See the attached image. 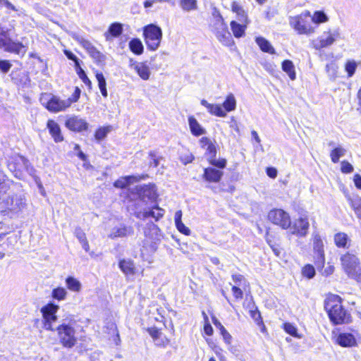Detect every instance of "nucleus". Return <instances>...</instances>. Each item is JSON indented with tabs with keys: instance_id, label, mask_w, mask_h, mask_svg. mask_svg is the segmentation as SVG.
Here are the masks:
<instances>
[{
	"instance_id": "1",
	"label": "nucleus",
	"mask_w": 361,
	"mask_h": 361,
	"mask_svg": "<svg viewBox=\"0 0 361 361\" xmlns=\"http://www.w3.org/2000/svg\"><path fill=\"white\" fill-rule=\"evenodd\" d=\"M8 189V183H0V212L12 218L25 208L26 203L23 195L7 192Z\"/></svg>"
},
{
	"instance_id": "2",
	"label": "nucleus",
	"mask_w": 361,
	"mask_h": 361,
	"mask_svg": "<svg viewBox=\"0 0 361 361\" xmlns=\"http://www.w3.org/2000/svg\"><path fill=\"white\" fill-rule=\"evenodd\" d=\"M324 308L330 320L335 324L348 323L350 320V314L343 308L341 298L338 295L328 296L325 300Z\"/></svg>"
},
{
	"instance_id": "3",
	"label": "nucleus",
	"mask_w": 361,
	"mask_h": 361,
	"mask_svg": "<svg viewBox=\"0 0 361 361\" xmlns=\"http://www.w3.org/2000/svg\"><path fill=\"white\" fill-rule=\"evenodd\" d=\"M75 324L76 322L71 316L70 318L63 319L61 324L56 329L60 343L65 348H71L73 347L77 342L74 327Z\"/></svg>"
},
{
	"instance_id": "4",
	"label": "nucleus",
	"mask_w": 361,
	"mask_h": 361,
	"mask_svg": "<svg viewBox=\"0 0 361 361\" xmlns=\"http://www.w3.org/2000/svg\"><path fill=\"white\" fill-rule=\"evenodd\" d=\"M340 260L347 276L357 282H361V263L357 257L347 252L341 256Z\"/></svg>"
},
{
	"instance_id": "5",
	"label": "nucleus",
	"mask_w": 361,
	"mask_h": 361,
	"mask_svg": "<svg viewBox=\"0 0 361 361\" xmlns=\"http://www.w3.org/2000/svg\"><path fill=\"white\" fill-rule=\"evenodd\" d=\"M27 42H14L11 39L10 30L0 27V48L5 51L24 55L27 50Z\"/></svg>"
},
{
	"instance_id": "6",
	"label": "nucleus",
	"mask_w": 361,
	"mask_h": 361,
	"mask_svg": "<svg viewBox=\"0 0 361 361\" xmlns=\"http://www.w3.org/2000/svg\"><path fill=\"white\" fill-rule=\"evenodd\" d=\"M40 101L48 111L54 113L65 111L70 107L69 101L50 94H42Z\"/></svg>"
},
{
	"instance_id": "7",
	"label": "nucleus",
	"mask_w": 361,
	"mask_h": 361,
	"mask_svg": "<svg viewBox=\"0 0 361 361\" xmlns=\"http://www.w3.org/2000/svg\"><path fill=\"white\" fill-rule=\"evenodd\" d=\"M144 36L147 48L155 51L159 47L162 38V32L155 24H149L144 29Z\"/></svg>"
},
{
	"instance_id": "8",
	"label": "nucleus",
	"mask_w": 361,
	"mask_h": 361,
	"mask_svg": "<svg viewBox=\"0 0 361 361\" xmlns=\"http://www.w3.org/2000/svg\"><path fill=\"white\" fill-rule=\"evenodd\" d=\"M59 309V305L54 303H48L41 308L43 317V324L45 329L54 331L53 324L57 321L56 313Z\"/></svg>"
},
{
	"instance_id": "9",
	"label": "nucleus",
	"mask_w": 361,
	"mask_h": 361,
	"mask_svg": "<svg viewBox=\"0 0 361 361\" xmlns=\"http://www.w3.org/2000/svg\"><path fill=\"white\" fill-rule=\"evenodd\" d=\"M268 219L274 224L283 229L290 227V216L288 212L281 209H271L268 214Z\"/></svg>"
},
{
	"instance_id": "10",
	"label": "nucleus",
	"mask_w": 361,
	"mask_h": 361,
	"mask_svg": "<svg viewBox=\"0 0 361 361\" xmlns=\"http://www.w3.org/2000/svg\"><path fill=\"white\" fill-rule=\"evenodd\" d=\"M310 222L309 218L305 214L300 215L295 219L293 223L290 222V227L288 228L290 233L297 237H305L309 231Z\"/></svg>"
},
{
	"instance_id": "11",
	"label": "nucleus",
	"mask_w": 361,
	"mask_h": 361,
	"mask_svg": "<svg viewBox=\"0 0 361 361\" xmlns=\"http://www.w3.org/2000/svg\"><path fill=\"white\" fill-rule=\"evenodd\" d=\"M329 20L327 15L323 11H317L311 15L309 11H304L295 17V23H326Z\"/></svg>"
},
{
	"instance_id": "12",
	"label": "nucleus",
	"mask_w": 361,
	"mask_h": 361,
	"mask_svg": "<svg viewBox=\"0 0 361 361\" xmlns=\"http://www.w3.org/2000/svg\"><path fill=\"white\" fill-rule=\"evenodd\" d=\"M9 169L20 178L24 171H29L30 163L27 159L20 155H15L8 161Z\"/></svg>"
},
{
	"instance_id": "13",
	"label": "nucleus",
	"mask_w": 361,
	"mask_h": 361,
	"mask_svg": "<svg viewBox=\"0 0 361 361\" xmlns=\"http://www.w3.org/2000/svg\"><path fill=\"white\" fill-rule=\"evenodd\" d=\"M214 33L218 40L224 46L231 47L234 44L231 34L226 24H216Z\"/></svg>"
},
{
	"instance_id": "14",
	"label": "nucleus",
	"mask_w": 361,
	"mask_h": 361,
	"mask_svg": "<svg viewBox=\"0 0 361 361\" xmlns=\"http://www.w3.org/2000/svg\"><path fill=\"white\" fill-rule=\"evenodd\" d=\"M67 128L72 131L81 132L87 129L89 124L86 121L77 116H72L66 121L65 123Z\"/></svg>"
},
{
	"instance_id": "15",
	"label": "nucleus",
	"mask_w": 361,
	"mask_h": 361,
	"mask_svg": "<svg viewBox=\"0 0 361 361\" xmlns=\"http://www.w3.org/2000/svg\"><path fill=\"white\" fill-rule=\"evenodd\" d=\"M139 197L143 202H154L157 198V194L154 185H144L138 190Z\"/></svg>"
},
{
	"instance_id": "16",
	"label": "nucleus",
	"mask_w": 361,
	"mask_h": 361,
	"mask_svg": "<svg viewBox=\"0 0 361 361\" xmlns=\"http://www.w3.org/2000/svg\"><path fill=\"white\" fill-rule=\"evenodd\" d=\"M336 343L342 347L350 348L356 345L355 336L348 332L338 334L336 337Z\"/></svg>"
},
{
	"instance_id": "17",
	"label": "nucleus",
	"mask_w": 361,
	"mask_h": 361,
	"mask_svg": "<svg viewBox=\"0 0 361 361\" xmlns=\"http://www.w3.org/2000/svg\"><path fill=\"white\" fill-rule=\"evenodd\" d=\"M130 68L134 69L137 75L144 80H147L151 75V71L147 62L132 61Z\"/></svg>"
},
{
	"instance_id": "18",
	"label": "nucleus",
	"mask_w": 361,
	"mask_h": 361,
	"mask_svg": "<svg viewBox=\"0 0 361 361\" xmlns=\"http://www.w3.org/2000/svg\"><path fill=\"white\" fill-rule=\"evenodd\" d=\"M340 34L338 32L329 33L326 38L321 37L313 42V47L316 49H321L324 47L331 45L338 37Z\"/></svg>"
},
{
	"instance_id": "19",
	"label": "nucleus",
	"mask_w": 361,
	"mask_h": 361,
	"mask_svg": "<svg viewBox=\"0 0 361 361\" xmlns=\"http://www.w3.org/2000/svg\"><path fill=\"white\" fill-rule=\"evenodd\" d=\"M313 248L315 252L317 253V260L322 265H324L325 262L324 244L323 241L319 234H314L313 236Z\"/></svg>"
},
{
	"instance_id": "20",
	"label": "nucleus",
	"mask_w": 361,
	"mask_h": 361,
	"mask_svg": "<svg viewBox=\"0 0 361 361\" xmlns=\"http://www.w3.org/2000/svg\"><path fill=\"white\" fill-rule=\"evenodd\" d=\"M165 211L157 205L152 207V210L145 211L143 212H138L136 214V216L139 219H147L149 217L154 218L156 221H158L164 215Z\"/></svg>"
},
{
	"instance_id": "21",
	"label": "nucleus",
	"mask_w": 361,
	"mask_h": 361,
	"mask_svg": "<svg viewBox=\"0 0 361 361\" xmlns=\"http://www.w3.org/2000/svg\"><path fill=\"white\" fill-rule=\"evenodd\" d=\"M49 133L56 142L63 141V137L61 134L59 125L54 120H49L47 124Z\"/></svg>"
},
{
	"instance_id": "22",
	"label": "nucleus",
	"mask_w": 361,
	"mask_h": 361,
	"mask_svg": "<svg viewBox=\"0 0 361 361\" xmlns=\"http://www.w3.org/2000/svg\"><path fill=\"white\" fill-rule=\"evenodd\" d=\"M118 267L126 276H133L137 271L134 262L130 259L120 260Z\"/></svg>"
},
{
	"instance_id": "23",
	"label": "nucleus",
	"mask_w": 361,
	"mask_h": 361,
	"mask_svg": "<svg viewBox=\"0 0 361 361\" xmlns=\"http://www.w3.org/2000/svg\"><path fill=\"white\" fill-rule=\"evenodd\" d=\"M223 171L209 167L204 169L203 177L208 182L218 183L221 180Z\"/></svg>"
},
{
	"instance_id": "24",
	"label": "nucleus",
	"mask_w": 361,
	"mask_h": 361,
	"mask_svg": "<svg viewBox=\"0 0 361 361\" xmlns=\"http://www.w3.org/2000/svg\"><path fill=\"white\" fill-rule=\"evenodd\" d=\"M188 125L191 133L196 137L206 134V130L200 125L192 116L188 117Z\"/></svg>"
},
{
	"instance_id": "25",
	"label": "nucleus",
	"mask_w": 361,
	"mask_h": 361,
	"mask_svg": "<svg viewBox=\"0 0 361 361\" xmlns=\"http://www.w3.org/2000/svg\"><path fill=\"white\" fill-rule=\"evenodd\" d=\"M201 104L206 107L207 111L212 115L219 117L226 116V112L219 104H210L205 99L201 100Z\"/></svg>"
},
{
	"instance_id": "26",
	"label": "nucleus",
	"mask_w": 361,
	"mask_h": 361,
	"mask_svg": "<svg viewBox=\"0 0 361 361\" xmlns=\"http://www.w3.org/2000/svg\"><path fill=\"white\" fill-rule=\"evenodd\" d=\"M347 200L357 216L361 219V197L359 196H346Z\"/></svg>"
},
{
	"instance_id": "27",
	"label": "nucleus",
	"mask_w": 361,
	"mask_h": 361,
	"mask_svg": "<svg viewBox=\"0 0 361 361\" xmlns=\"http://www.w3.org/2000/svg\"><path fill=\"white\" fill-rule=\"evenodd\" d=\"M255 42L263 52L269 53L270 54H275L274 48L265 38L262 37H257L255 38Z\"/></svg>"
},
{
	"instance_id": "28",
	"label": "nucleus",
	"mask_w": 361,
	"mask_h": 361,
	"mask_svg": "<svg viewBox=\"0 0 361 361\" xmlns=\"http://www.w3.org/2000/svg\"><path fill=\"white\" fill-rule=\"evenodd\" d=\"M132 233L130 228L126 226H121L116 227L112 229L111 233L109 234V237L111 238L125 237Z\"/></svg>"
},
{
	"instance_id": "29",
	"label": "nucleus",
	"mask_w": 361,
	"mask_h": 361,
	"mask_svg": "<svg viewBox=\"0 0 361 361\" xmlns=\"http://www.w3.org/2000/svg\"><path fill=\"white\" fill-rule=\"evenodd\" d=\"M181 217H182V212L180 210L177 211L175 213V216H174V221H175L176 228L180 233L188 235L190 233V230L188 227H186L184 225V224L182 222Z\"/></svg>"
},
{
	"instance_id": "30",
	"label": "nucleus",
	"mask_w": 361,
	"mask_h": 361,
	"mask_svg": "<svg viewBox=\"0 0 361 361\" xmlns=\"http://www.w3.org/2000/svg\"><path fill=\"white\" fill-rule=\"evenodd\" d=\"M231 10L233 13H235L239 21L247 22V14L243 6H241L237 1H233L231 4Z\"/></svg>"
},
{
	"instance_id": "31",
	"label": "nucleus",
	"mask_w": 361,
	"mask_h": 361,
	"mask_svg": "<svg viewBox=\"0 0 361 361\" xmlns=\"http://www.w3.org/2000/svg\"><path fill=\"white\" fill-rule=\"evenodd\" d=\"M346 152V149H345L343 146L338 145L336 147L330 152L331 161L333 163H338L340 158L345 156Z\"/></svg>"
},
{
	"instance_id": "32",
	"label": "nucleus",
	"mask_w": 361,
	"mask_h": 361,
	"mask_svg": "<svg viewBox=\"0 0 361 361\" xmlns=\"http://www.w3.org/2000/svg\"><path fill=\"white\" fill-rule=\"evenodd\" d=\"M281 67L282 70L286 73L290 80H294L296 78L295 66L291 61H283Z\"/></svg>"
},
{
	"instance_id": "33",
	"label": "nucleus",
	"mask_w": 361,
	"mask_h": 361,
	"mask_svg": "<svg viewBox=\"0 0 361 361\" xmlns=\"http://www.w3.org/2000/svg\"><path fill=\"white\" fill-rule=\"evenodd\" d=\"M138 180L139 179L136 176H128L118 179L115 181L114 185L116 188H124L128 186L131 183L137 182Z\"/></svg>"
},
{
	"instance_id": "34",
	"label": "nucleus",
	"mask_w": 361,
	"mask_h": 361,
	"mask_svg": "<svg viewBox=\"0 0 361 361\" xmlns=\"http://www.w3.org/2000/svg\"><path fill=\"white\" fill-rule=\"evenodd\" d=\"M67 288L73 292H80L82 288L81 283L73 276H68L66 279Z\"/></svg>"
},
{
	"instance_id": "35",
	"label": "nucleus",
	"mask_w": 361,
	"mask_h": 361,
	"mask_svg": "<svg viewBox=\"0 0 361 361\" xmlns=\"http://www.w3.org/2000/svg\"><path fill=\"white\" fill-rule=\"evenodd\" d=\"M212 321L214 324L216 328H218L221 332V334L222 335L224 341L227 344H230L231 342L232 337L231 334L226 331V329L224 328V326L221 324L219 321H218L215 317L212 318Z\"/></svg>"
},
{
	"instance_id": "36",
	"label": "nucleus",
	"mask_w": 361,
	"mask_h": 361,
	"mask_svg": "<svg viewBox=\"0 0 361 361\" xmlns=\"http://www.w3.org/2000/svg\"><path fill=\"white\" fill-rule=\"evenodd\" d=\"M294 30L298 34L310 35L314 32L315 27H312L311 24H293Z\"/></svg>"
},
{
	"instance_id": "37",
	"label": "nucleus",
	"mask_w": 361,
	"mask_h": 361,
	"mask_svg": "<svg viewBox=\"0 0 361 361\" xmlns=\"http://www.w3.org/2000/svg\"><path fill=\"white\" fill-rule=\"evenodd\" d=\"M224 110L226 111H234L236 108V100L233 94H229L223 103Z\"/></svg>"
},
{
	"instance_id": "38",
	"label": "nucleus",
	"mask_w": 361,
	"mask_h": 361,
	"mask_svg": "<svg viewBox=\"0 0 361 361\" xmlns=\"http://www.w3.org/2000/svg\"><path fill=\"white\" fill-rule=\"evenodd\" d=\"M129 47L131 51L137 55H140L143 52V45L139 39H133L129 42Z\"/></svg>"
},
{
	"instance_id": "39",
	"label": "nucleus",
	"mask_w": 361,
	"mask_h": 361,
	"mask_svg": "<svg viewBox=\"0 0 361 361\" xmlns=\"http://www.w3.org/2000/svg\"><path fill=\"white\" fill-rule=\"evenodd\" d=\"M349 238L345 233H336L334 236V242L336 246L339 247H345L348 246Z\"/></svg>"
},
{
	"instance_id": "40",
	"label": "nucleus",
	"mask_w": 361,
	"mask_h": 361,
	"mask_svg": "<svg viewBox=\"0 0 361 361\" xmlns=\"http://www.w3.org/2000/svg\"><path fill=\"white\" fill-rule=\"evenodd\" d=\"M122 24H111L108 32H105L106 39H109V37H118L122 32Z\"/></svg>"
},
{
	"instance_id": "41",
	"label": "nucleus",
	"mask_w": 361,
	"mask_h": 361,
	"mask_svg": "<svg viewBox=\"0 0 361 361\" xmlns=\"http://www.w3.org/2000/svg\"><path fill=\"white\" fill-rule=\"evenodd\" d=\"M68 292L64 288L58 287L52 290L51 297L57 300H64L66 298Z\"/></svg>"
},
{
	"instance_id": "42",
	"label": "nucleus",
	"mask_w": 361,
	"mask_h": 361,
	"mask_svg": "<svg viewBox=\"0 0 361 361\" xmlns=\"http://www.w3.org/2000/svg\"><path fill=\"white\" fill-rule=\"evenodd\" d=\"M96 78L98 82V86L101 91L102 94L106 97L108 95L107 90L106 87V80L104 78V75L102 73H96Z\"/></svg>"
},
{
	"instance_id": "43",
	"label": "nucleus",
	"mask_w": 361,
	"mask_h": 361,
	"mask_svg": "<svg viewBox=\"0 0 361 361\" xmlns=\"http://www.w3.org/2000/svg\"><path fill=\"white\" fill-rule=\"evenodd\" d=\"M180 6L185 11L197 8V0H180Z\"/></svg>"
},
{
	"instance_id": "44",
	"label": "nucleus",
	"mask_w": 361,
	"mask_h": 361,
	"mask_svg": "<svg viewBox=\"0 0 361 361\" xmlns=\"http://www.w3.org/2000/svg\"><path fill=\"white\" fill-rule=\"evenodd\" d=\"M231 25L233 35L235 37H241L243 36L246 29L245 24H231Z\"/></svg>"
},
{
	"instance_id": "45",
	"label": "nucleus",
	"mask_w": 361,
	"mask_h": 361,
	"mask_svg": "<svg viewBox=\"0 0 361 361\" xmlns=\"http://www.w3.org/2000/svg\"><path fill=\"white\" fill-rule=\"evenodd\" d=\"M73 38L87 51H89L92 47L93 44L88 40L85 39L83 37L75 34Z\"/></svg>"
},
{
	"instance_id": "46",
	"label": "nucleus",
	"mask_w": 361,
	"mask_h": 361,
	"mask_svg": "<svg viewBox=\"0 0 361 361\" xmlns=\"http://www.w3.org/2000/svg\"><path fill=\"white\" fill-rule=\"evenodd\" d=\"M326 71L331 80L337 77L338 66L335 63H330L326 66Z\"/></svg>"
},
{
	"instance_id": "47",
	"label": "nucleus",
	"mask_w": 361,
	"mask_h": 361,
	"mask_svg": "<svg viewBox=\"0 0 361 361\" xmlns=\"http://www.w3.org/2000/svg\"><path fill=\"white\" fill-rule=\"evenodd\" d=\"M111 130V126H110L99 128L95 132V139L97 140H103Z\"/></svg>"
},
{
	"instance_id": "48",
	"label": "nucleus",
	"mask_w": 361,
	"mask_h": 361,
	"mask_svg": "<svg viewBox=\"0 0 361 361\" xmlns=\"http://www.w3.org/2000/svg\"><path fill=\"white\" fill-rule=\"evenodd\" d=\"M232 280L234 282L235 285L237 286H241L243 288H245L247 283V281L245 279V277L239 274H233L232 275Z\"/></svg>"
},
{
	"instance_id": "49",
	"label": "nucleus",
	"mask_w": 361,
	"mask_h": 361,
	"mask_svg": "<svg viewBox=\"0 0 361 361\" xmlns=\"http://www.w3.org/2000/svg\"><path fill=\"white\" fill-rule=\"evenodd\" d=\"M283 329H284L286 333L289 334L290 335H291L293 336H295V337H297V338H300L298 335L297 328L294 325H293L292 324H290V323H285L283 324Z\"/></svg>"
},
{
	"instance_id": "50",
	"label": "nucleus",
	"mask_w": 361,
	"mask_h": 361,
	"mask_svg": "<svg viewBox=\"0 0 361 361\" xmlns=\"http://www.w3.org/2000/svg\"><path fill=\"white\" fill-rule=\"evenodd\" d=\"M77 73L81 80L89 87L91 88L92 82L90 80L87 76L85 72L82 70V68L79 67L77 69Z\"/></svg>"
},
{
	"instance_id": "51",
	"label": "nucleus",
	"mask_w": 361,
	"mask_h": 361,
	"mask_svg": "<svg viewBox=\"0 0 361 361\" xmlns=\"http://www.w3.org/2000/svg\"><path fill=\"white\" fill-rule=\"evenodd\" d=\"M315 274V269L310 264L305 265L302 269V275L308 279H312Z\"/></svg>"
},
{
	"instance_id": "52",
	"label": "nucleus",
	"mask_w": 361,
	"mask_h": 361,
	"mask_svg": "<svg viewBox=\"0 0 361 361\" xmlns=\"http://www.w3.org/2000/svg\"><path fill=\"white\" fill-rule=\"evenodd\" d=\"M354 170L353 166L347 161H343L341 163V171L343 173H352Z\"/></svg>"
},
{
	"instance_id": "53",
	"label": "nucleus",
	"mask_w": 361,
	"mask_h": 361,
	"mask_svg": "<svg viewBox=\"0 0 361 361\" xmlns=\"http://www.w3.org/2000/svg\"><path fill=\"white\" fill-rule=\"evenodd\" d=\"M90 361H112L110 359H106L103 353L100 352H94L90 357Z\"/></svg>"
},
{
	"instance_id": "54",
	"label": "nucleus",
	"mask_w": 361,
	"mask_h": 361,
	"mask_svg": "<svg viewBox=\"0 0 361 361\" xmlns=\"http://www.w3.org/2000/svg\"><path fill=\"white\" fill-rule=\"evenodd\" d=\"M206 154L208 156L209 161L213 159L216 156V149L214 144L212 142L208 145L206 148Z\"/></svg>"
},
{
	"instance_id": "55",
	"label": "nucleus",
	"mask_w": 361,
	"mask_h": 361,
	"mask_svg": "<svg viewBox=\"0 0 361 361\" xmlns=\"http://www.w3.org/2000/svg\"><path fill=\"white\" fill-rule=\"evenodd\" d=\"M149 157L150 158L149 166L154 167L158 166L159 158L157 157L156 152L154 151L149 152Z\"/></svg>"
},
{
	"instance_id": "56",
	"label": "nucleus",
	"mask_w": 361,
	"mask_h": 361,
	"mask_svg": "<svg viewBox=\"0 0 361 361\" xmlns=\"http://www.w3.org/2000/svg\"><path fill=\"white\" fill-rule=\"evenodd\" d=\"M233 295L236 300H240L243 297V290L237 286H233L231 288Z\"/></svg>"
},
{
	"instance_id": "57",
	"label": "nucleus",
	"mask_w": 361,
	"mask_h": 361,
	"mask_svg": "<svg viewBox=\"0 0 361 361\" xmlns=\"http://www.w3.org/2000/svg\"><path fill=\"white\" fill-rule=\"evenodd\" d=\"M80 90L78 87H76L72 96L71 97L66 99L67 101L70 102V106H71V104L73 103L78 102V100L80 98Z\"/></svg>"
},
{
	"instance_id": "58",
	"label": "nucleus",
	"mask_w": 361,
	"mask_h": 361,
	"mask_svg": "<svg viewBox=\"0 0 361 361\" xmlns=\"http://www.w3.org/2000/svg\"><path fill=\"white\" fill-rule=\"evenodd\" d=\"M356 63L354 61H348L345 65V71L348 72V76L351 77L356 69Z\"/></svg>"
},
{
	"instance_id": "59",
	"label": "nucleus",
	"mask_w": 361,
	"mask_h": 361,
	"mask_svg": "<svg viewBox=\"0 0 361 361\" xmlns=\"http://www.w3.org/2000/svg\"><path fill=\"white\" fill-rule=\"evenodd\" d=\"M202 314L204 315V320L206 322V324H204V331L207 335L211 336L213 334L212 326H211L210 324L208 323V317L206 315L204 312H202Z\"/></svg>"
},
{
	"instance_id": "60",
	"label": "nucleus",
	"mask_w": 361,
	"mask_h": 361,
	"mask_svg": "<svg viewBox=\"0 0 361 361\" xmlns=\"http://www.w3.org/2000/svg\"><path fill=\"white\" fill-rule=\"evenodd\" d=\"M90 56L97 63L103 62L105 59V56L97 49Z\"/></svg>"
},
{
	"instance_id": "61",
	"label": "nucleus",
	"mask_w": 361,
	"mask_h": 361,
	"mask_svg": "<svg viewBox=\"0 0 361 361\" xmlns=\"http://www.w3.org/2000/svg\"><path fill=\"white\" fill-rule=\"evenodd\" d=\"M90 56L97 63L103 62L105 59V56L97 49Z\"/></svg>"
},
{
	"instance_id": "62",
	"label": "nucleus",
	"mask_w": 361,
	"mask_h": 361,
	"mask_svg": "<svg viewBox=\"0 0 361 361\" xmlns=\"http://www.w3.org/2000/svg\"><path fill=\"white\" fill-rule=\"evenodd\" d=\"M11 67V63L7 60H0V70L6 73H8Z\"/></svg>"
},
{
	"instance_id": "63",
	"label": "nucleus",
	"mask_w": 361,
	"mask_h": 361,
	"mask_svg": "<svg viewBox=\"0 0 361 361\" xmlns=\"http://www.w3.org/2000/svg\"><path fill=\"white\" fill-rule=\"evenodd\" d=\"M209 162L216 166V167H219V168H221V169H224L225 166H226V160L224 159H219V160H215L214 158L213 159H211L209 160Z\"/></svg>"
},
{
	"instance_id": "64",
	"label": "nucleus",
	"mask_w": 361,
	"mask_h": 361,
	"mask_svg": "<svg viewBox=\"0 0 361 361\" xmlns=\"http://www.w3.org/2000/svg\"><path fill=\"white\" fill-rule=\"evenodd\" d=\"M147 331L154 340L159 338L161 335L160 331L155 327L148 328Z\"/></svg>"
}]
</instances>
